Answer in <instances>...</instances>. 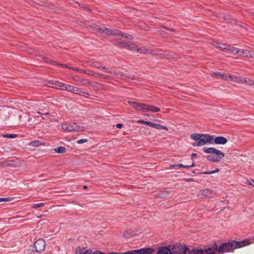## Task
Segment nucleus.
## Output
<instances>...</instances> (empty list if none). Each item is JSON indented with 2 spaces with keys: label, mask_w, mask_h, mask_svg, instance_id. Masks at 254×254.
Segmentation results:
<instances>
[{
  "label": "nucleus",
  "mask_w": 254,
  "mask_h": 254,
  "mask_svg": "<svg viewBox=\"0 0 254 254\" xmlns=\"http://www.w3.org/2000/svg\"><path fill=\"white\" fill-rule=\"evenodd\" d=\"M176 166H178L179 167L184 168V165H183L182 164H179L178 165H172V166H171V167H176Z\"/></svg>",
  "instance_id": "obj_51"
},
{
  "label": "nucleus",
  "mask_w": 254,
  "mask_h": 254,
  "mask_svg": "<svg viewBox=\"0 0 254 254\" xmlns=\"http://www.w3.org/2000/svg\"><path fill=\"white\" fill-rule=\"evenodd\" d=\"M54 83H55V86H53V87H54V88H60L62 89V87H63V86H64V83H63L59 81H54Z\"/></svg>",
  "instance_id": "obj_31"
},
{
  "label": "nucleus",
  "mask_w": 254,
  "mask_h": 254,
  "mask_svg": "<svg viewBox=\"0 0 254 254\" xmlns=\"http://www.w3.org/2000/svg\"><path fill=\"white\" fill-rule=\"evenodd\" d=\"M136 52H139L140 53H144L145 54L148 52V50L146 49L145 48H136L135 49Z\"/></svg>",
  "instance_id": "obj_35"
},
{
  "label": "nucleus",
  "mask_w": 254,
  "mask_h": 254,
  "mask_svg": "<svg viewBox=\"0 0 254 254\" xmlns=\"http://www.w3.org/2000/svg\"><path fill=\"white\" fill-rule=\"evenodd\" d=\"M45 61L47 63L50 64H51L53 65H60V66H63V67H67V68H70V69H72L73 70L77 71L80 72L81 73H86V71L85 70L83 69L79 68H77V67H69L67 66L66 65H64V64H59L57 62L52 61V60H51L50 59H47L45 60Z\"/></svg>",
  "instance_id": "obj_9"
},
{
  "label": "nucleus",
  "mask_w": 254,
  "mask_h": 254,
  "mask_svg": "<svg viewBox=\"0 0 254 254\" xmlns=\"http://www.w3.org/2000/svg\"><path fill=\"white\" fill-rule=\"evenodd\" d=\"M154 252L155 251L153 249L147 248L129 251L123 253L109 252L107 254H153Z\"/></svg>",
  "instance_id": "obj_5"
},
{
  "label": "nucleus",
  "mask_w": 254,
  "mask_h": 254,
  "mask_svg": "<svg viewBox=\"0 0 254 254\" xmlns=\"http://www.w3.org/2000/svg\"><path fill=\"white\" fill-rule=\"evenodd\" d=\"M98 69L104 71L106 73L111 74V75H114L116 76L120 75V76L122 77V75L121 74V73L119 71L114 70V68L107 67L106 66H102L100 65Z\"/></svg>",
  "instance_id": "obj_10"
},
{
  "label": "nucleus",
  "mask_w": 254,
  "mask_h": 254,
  "mask_svg": "<svg viewBox=\"0 0 254 254\" xmlns=\"http://www.w3.org/2000/svg\"><path fill=\"white\" fill-rule=\"evenodd\" d=\"M15 163L16 162L14 160H9V161L5 162L4 163V164L6 166L15 167H16Z\"/></svg>",
  "instance_id": "obj_30"
},
{
  "label": "nucleus",
  "mask_w": 254,
  "mask_h": 254,
  "mask_svg": "<svg viewBox=\"0 0 254 254\" xmlns=\"http://www.w3.org/2000/svg\"><path fill=\"white\" fill-rule=\"evenodd\" d=\"M3 198H0V202H3Z\"/></svg>",
  "instance_id": "obj_59"
},
{
  "label": "nucleus",
  "mask_w": 254,
  "mask_h": 254,
  "mask_svg": "<svg viewBox=\"0 0 254 254\" xmlns=\"http://www.w3.org/2000/svg\"><path fill=\"white\" fill-rule=\"evenodd\" d=\"M72 87V86L64 84V86H63V87H62V89L71 92Z\"/></svg>",
  "instance_id": "obj_38"
},
{
  "label": "nucleus",
  "mask_w": 254,
  "mask_h": 254,
  "mask_svg": "<svg viewBox=\"0 0 254 254\" xmlns=\"http://www.w3.org/2000/svg\"><path fill=\"white\" fill-rule=\"evenodd\" d=\"M117 45L120 46L122 48H125L130 51H134L136 49V45H135L134 44H127L126 43L118 42L117 44Z\"/></svg>",
  "instance_id": "obj_16"
},
{
  "label": "nucleus",
  "mask_w": 254,
  "mask_h": 254,
  "mask_svg": "<svg viewBox=\"0 0 254 254\" xmlns=\"http://www.w3.org/2000/svg\"><path fill=\"white\" fill-rule=\"evenodd\" d=\"M86 73L88 74V75H93V74L91 73V71H89V72H88L86 71Z\"/></svg>",
  "instance_id": "obj_58"
},
{
  "label": "nucleus",
  "mask_w": 254,
  "mask_h": 254,
  "mask_svg": "<svg viewBox=\"0 0 254 254\" xmlns=\"http://www.w3.org/2000/svg\"><path fill=\"white\" fill-rule=\"evenodd\" d=\"M128 103L131 105L134 109L138 111H141L142 112H152L157 113L160 111V109L159 108L151 105L131 101H129Z\"/></svg>",
  "instance_id": "obj_3"
},
{
  "label": "nucleus",
  "mask_w": 254,
  "mask_h": 254,
  "mask_svg": "<svg viewBox=\"0 0 254 254\" xmlns=\"http://www.w3.org/2000/svg\"><path fill=\"white\" fill-rule=\"evenodd\" d=\"M227 141V140L226 139V138H225V137H223V145L225 144Z\"/></svg>",
  "instance_id": "obj_55"
},
{
  "label": "nucleus",
  "mask_w": 254,
  "mask_h": 254,
  "mask_svg": "<svg viewBox=\"0 0 254 254\" xmlns=\"http://www.w3.org/2000/svg\"><path fill=\"white\" fill-rule=\"evenodd\" d=\"M123 124H117L116 125V127L118 128H121L123 127Z\"/></svg>",
  "instance_id": "obj_53"
},
{
  "label": "nucleus",
  "mask_w": 254,
  "mask_h": 254,
  "mask_svg": "<svg viewBox=\"0 0 254 254\" xmlns=\"http://www.w3.org/2000/svg\"><path fill=\"white\" fill-rule=\"evenodd\" d=\"M137 122L139 123H140V124H144V125H147L148 126V123H149V122L144 121L142 120H138L137 121Z\"/></svg>",
  "instance_id": "obj_47"
},
{
  "label": "nucleus",
  "mask_w": 254,
  "mask_h": 254,
  "mask_svg": "<svg viewBox=\"0 0 254 254\" xmlns=\"http://www.w3.org/2000/svg\"><path fill=\"white\" fill-rule=\"evenodd\" d=\"M90 27L94 31L100 32L101 33H105L106 35H111V29L110 28H105L103 29L95 24H93Z\"/></svg>",
  "instance_id": "obj_12"
},
{
  "label": "nucleus",
  "mask_w": 254,
  "mask_h": 254,
  "mask_svg": "<svg viewBox=\"0 0 254 254\" xmlns=\"http://www.w3.org/2000/svg\"><path fill=\"white\" fill-rule=\"evenodd\" d=\"M214 143L216 144H222V136L214 137Z\"/></svg>",
  "instance_id": "obj_27"
},
{
  "label": "nucleus",
  "mask_w": 254,
  "mask_h": 254,
  "mask_svg": "<svg viewBox=\"0 0 254 254\" xmlns=\"http://www.w3.org/2000/svg\"><path fill=\"white\" fill-rule=\"evenodd\" d=\"M156 254H172L171 252V246L168 245L158 247Z\"/></svg>",
  "instance_id": "obj_11"
},
{
  "label": "nucleus",
  "mask_w": 254,
  "mask_h": 254,
  "mask_svg": "<svg viewBox=\"0 0 254 254\" xmlns=\"http://www.w3.org/2000/svg\"><path fill=\"white\" fill-rule=\"evenodd\" d=\"M204 251L205 254H214L216 251L222 253V243L220 245L218 248L216 243H213L212 245L205 247Z\"/></svg>",
  "instance_id": "obj_7"
},
{
  "label": "nucleus",
  "mask_w": 254,
  "mask_h": 254,
  "mask_svg": "<svg viewBox=\"0 0 254 254\" xmlns=\"http://www.w3.org/2000/svg\"><path fill=\"white\" fill-rule=\"evenodd\" d=\"M167 30H169V31H175V30H174V29H173V28H168L167 29Z\"/></svg>",
  "instance_id": "obj_57"
},
{
  "label": "nucleus",
  "mask_w": 254,
  "mask_h": 254,
  "mask_svg": "<svg viewBox=\"0 0 254 254\" xmlns=\"http://www.w3.org/2000/svg\"><path fill=\"white\" fill-rule=\"evenodd\" d=\"M17 136V135L16 134H6L4 135V137L6 138H14Z\"/></svg>",
  "instance_id": "obj_40"
},
{
  "label": "nucleus",
  "mask_w": 254,
  "mask_h": 254,
  "mask_svg": "<svg viewBox=\"0 0 254 254\" xmlns=\"http://www.w3.org/2000/svg\"><path fill=\"white\" fill-rule=\"evenodd\" d=\"M81 88H79L78 87L73 86L72 88L71 92L72 93H74L77 94L79 95L80 91H81Z\"/></svg>",
  "instance_id": "obj_33"
},
{
  "label": "nucleus",
  "mask_w": 254,
  "mask_h": 254,
  "mask_svg": "<svg viewBox=\"0 0 254 254\" xmlns=\"http://www.w3.org/2000/svg\"><path fill=\"white\" fill-rule=\"evenodd\" d=\"M133 236V232L130 230L126 231L123 234V236L126 238H129Z\"/></svg>",
  "instance_id": "obj_32"
},
{
  "label": "nucleus",
  "mask_w": 254,
  "mask_h": 254,
  "mask_svg": "<svg viewBox=\"0 0 254 254\" xmlns=\"http://www.w3.org/2000/svg\"><path fill=\"white\" fill-rule=\"evenodd\" d=\"M29 144L32 146L38 147L40 145L43 144V143L38 140H35L31 141Z\"/></svg>",
  "instance_id": "obj_28"
},
{
  "label": "nucleus",
  "mask_w": 254,
  "mask_h": 254,
  "mask_svg": "<svg viewBox=\"0 0 254 254\" xmlns=\"http://www.w3.org/2000/svg\"><path fill=\"white\" fill-rule=\"evenodd\" d=\"M188 254H205L203 249H195L188 251Z\"/></svg>",
  "instance_id": "obj_24"
},
{
  "label": "nucleus",
  "mask_w": 254,
  "mask_h": 254,
  "mask_svg": "<svg viewBox=\"0 0 254 254\" xmlns=\"http://www.w3.org/2000/svg\"><path fill=\"white\" fill-rule=\"evenodd\" d=\"M223 157H224V156H225L224 153H223Z\"/></svg>",
  "instance_id": "obj_64"
},
{
  "label": "nucleus",
  "mask_w": 254,
  "mask_h": 254,
  "mask_svg": "<svg viewBox=\"0 0 254 254\" xmlns=\"http://www.w3.org/2000/svg\"><path fill=\"white\" fill-rule=\"evenodd\" d=\"M124 36H125V37L126 39H127L128 40H132L133 39V36H132L131 35H130L129 34H126Z\"/></svg>",
  "instance_id": "obj_46"
},
{
  "label": "nucleus",
  "mask_w": 254,
  "mask_h": 254,
  "mask_svg": "<svg viewBox=\"0 0 254 254\" xmlns=\"http://www.w3.org/2000/svg\"><path fill=\"white\" fill-rule=\"evenodd\" d=\"M54 151L59 154H62L65 152L66 149L64 147L60 146L59 147L55 148Z\"/></svg>",
  "instance_id": "obj_26"
},
{
  "label": "nucleus",
  "mask_w": 254,
  "mask_h": 254,
  "mask_svg": "<svg viewBox=\"0 0 254 254\" xmlns=\"http://www.w3.org/2000/svg\"><path fill=\"white\" fill-rule=\"evenodd\" d=\"M220 155H217L215 154H211L206 156L207 160L211 161L212 162H217L219 161L221 157L219 156Z\"/></svg>",
  "instance_id": "obj_22"
},
{
  "label": "nucleus",
  "mask_w": 254,
  "mask_h": 254,
  "mask_svg": "<svg viewBox=\"0 0 254 254\" xmlns=\"http://www.w3.org/2000/svg\"><path fill=\"white\" fill-rule=\"evenodd\" d=\"M148 126L149 127H152L154 128L158 129H164L166 130H168V128L166 126H163L160 124H158L156 123H154L153 122H149L148 123Z\"/></svg>",
  "instance_id": "obj_19"
},
{
  "label": "nucleus",
  "mask_w": 254,
  "mask_h": 254,
  "mask_svg": "<svg viewBox=\"0 0 254 254\" xmlns=\"http://www.w3.org/2000/svg\"><path fill=\"white\" fill-rule=\"evenodd\" d=\"M224 80L228 81H231L236 82H238L239 81V79L236 76H233L231 75H225L224 74H223V80Z\"/></svg>",
  "instance_id": "obj_23"
},
{
  "label": "nucleus",
  "mask_w": 254,
  "mask_h": 254,
  "mask_svg": "<svg viewBox=\"0 0 254 254\" xmlns=\"http://www.w3.org/2000/svg\"><path fill=\"white\" fill-rule=\"evenodd\" d=\"M45 205L44 203H39L33 204L32 206V208H37L38 207H43Z\"/></svg>",
  "instance_id": "obj_41"
},
{
  "label": "nucleus",
  "mask_w": 254,
  "mask_h": 254,
  "mask_svg": "<svg viewBox=\"0 0 254 254\" xmlns=\"http://www.w3.org/2000/svg\"><path fill=\"white\" fill-rule=\"evenodd\" d=\"M234 203L231 199H225L223 200V209H232L234 207Z\"/></svg>",
  "instance_id": "obj_18"
},
{
  "label": "nucleus",
  "mask_w": 254,
  "mask_h": 254,
  "mask_svg": "<svg viewBox=\"0 0 254 254\" xmlns=\"http://www.w3.org/2000/svg\"><path fill=\"white\" fill-rule=\"evenodd\" d=\"M46 243L43 239H39L34 244L33 252L42 253L45 250Z\"/></svg>",
  "instance_id": "obj_8"
},
{
  "label": "nucleus",
  "mask_w": 254,
  "mask_h": 254,
  "mask_svg": "<svg viewBox=\"0 0 254 254\" xmlns=\"http://www.w3.org/2000/svg\"><path fill=\"white\" fill-rule=\"evenodd\" d=\"M79 95L87 98H89L90 96V94L89 93L85 92L82 89H81Z\"/></svg>",
  "instance_id": "obj_39"
},
{
  "label": "nucleus",
  "mask_w": 254,
  "mask_h": 254,
  "mask_svg": "<svg viewBox=\"0 0 254 254\" xmlns=\"http://www.w3.org/2000/svg\"><path fill=\"white\" fill-rule=\"evenodd\" d=\"M87 141V139H81L77 141V143L78 144H82Z\"/></svg>",
  "instance_id": "obj_45"
},
{
  "label": "nucleus",
  "mask_w": 254,
  "mask_h": 254,
  "mask_svg": "<svg viewBox=\"0 0 254 254\" xmlns=\"http://www.w3.org/2000/svg\"><path fill=\"white\" fill-rule=\"evenodd\" d=\"M110 33L111 35H115L121 37H123L124 36V34H123L121 31L116 29L111 30V32Z\"/></svg>",
  "instance_id": "obj_25"
},
{
  "label": "nucleus",
  "mask_w": 254,
  "mask_h": 254,
  "mask_svg": "<svg viewBox=\"0 0 254 254\" xmlns=\"http://www.w3.org/2000/svg\"><path fill=\"white\" fill-rule=\"evenodd\" d=\"M54 81H56V80H52V81H51L50 82H49V83L51 84L52 87L55 86V83H54Z\"/></svg>",
  "instance_id": "obj_54"
},
{
  "label": "nucleus",
  "mask_w": 254,
  "mask_h": 254,
  "mask_svg": "<svg viewBox=\"0 0 254 254\" xmlns=\"http://www.w3.org/2000/svg\"><path fill=\"white\" fill-rule=\"evenodd\" d=\"M240 55L247 58H254V53L247 50H243L240 52Z\"/></svg>",
  "instance_id": "obj_20"
},
{
  "label": "nucleus",
  "mask_w": 254,
  "mask_h": 254,
  "mask_svg": "<svg viewBox=\"0 0 254 254\" xmlns=\"http://www.w3.org/2000/svg\"><path fill=\"white\" fill-rule=\"evenodd\" d=\"M83 188H84V189H86V188H87V186H84L83 187Z\"/></svg>",
  "instance_id": "obj_62"
},
{
  "label": "nucleus",
  "mask_w": 254,
  "mask_h": 254,
  "mask_svg": "<svg viewBox=\"0 0 254 254\" xmlns=\"http://www.w3.org/2000/svg\"><path fill=\"white\" fill-rule=\"evenodd\" d=\"M197 156V154H196V153H192V154H191V159L192 160V159H193V158L194 157H195V156Z\"/></svg>",
  "instance_id": "obj_56"
},
{
  "label": "nucleus",
  "mask_w": 254,
  "mask_h": 254,
  "mask_svg": "<svg viewBox=\"0 0 254 254\" xmlns=\"http://www.w3.org/2000/svg\"><path fill=\"white\" fill-rule=\"evenodd\" d=\"M194 166V163L193 162H192V164H190V165H184V168H191V167H193Z\"/></svg>",
  "instance_id": "obj_48"
},
{
  "label": "nucleus",
  "mask_w": 254,
  "mask_h": 254,
  "mask_svg": "<svg viewBox=\"0 0 254 254\" xmlns=\"http://www.w3.org/2000/svg\"><path fill=\"white\" fill-rule=\"evenodd\" d=\"M239 51L240 50L238 48L223 44V53H231L235 55L238 53Z\"/></svg>",
  "instance_id": "obj_13"
},
{
  "label": "nucleus",
  "mask_w": 254,
  "mask_h": 254,
  "mask_svg": "<svg viewBox=\"0 0 254 254\" xmlns=\"http://www.w3.org/2000/svg\"><path fill=\"white\" fill-rule=\"evenodd\" d=\"M241 81L249 85H254V81L250 79H244L243 81Z\"/></svg>",
  "instance_id": "obj_34"
},
{
  "label": "nucleus",
  "mask_w": 254,
  "mask_h": 254,
  "mask_svg": "<svg viewBox=\"0 0 254 254\" xmlns=\"http://www.w3.org/2000/svg\"><path fill=\"white\" fill-rule=\"evenodd\" d=\"M82 7H84V5L83 4L82 6H81Z\"/></svg>",
  "instance_id": "obj_63"
},
{
  "label": "nucleus",
  "mask_w": 254,
  "mask_h": 254,
  "mask_svg": "<svg viewBox=\"0 0 254 254\" xmlns=\"http://www.w3.org/2000/svg\"><path fill=\"white\" fill-rule=\"evenodd\" d=\"M93 76H96V77H101V78H103L104 79H109L110 78L108 76H107V75H104L102 74H99V73H94L93 74Z\"/></svg>",
  "instance_id": "obj_37"
},
{
  "label": "nucleus",
  "mask_w": 254,
  "mask_h": 254,
  "mask_svg": "<svg viewBox=\"0 0 254 254\" xmlns=\"http://www.w3.org/2000/svg\"><path fill=\"white\" fill-rule=\"evenodd\" d=\"M3 198L4 199L3 201H5V202L9 201L11 200V198L10 197H4Z\"/></svg>",
  "instance_id": "obj_52"
},
{
  "label": "nucleus",
  "mask_w": 254,
  "mask_h": 254,
  "mask_svg": "<svg viewBox=\"0 0 254 254\" xmlns=\"http://www.w3.org/2000/svg\"><path fill=\"white\" fill-rule=\"evenodd\" d=\"M249 244V241L248 240L242 241L232 240L227 243H223V253L233 252L235 249L242 248Z\"/></svg>",
  "instance_id": "obj_2"
},
{
  "label": "nucleus",
  "mask_w": 254,
  "mask_h": 254,
  "mask_svg": "<svg viewBox=\"0 0 254 254\" xmlns=\"http://www.w3.org/2000/svg\"><path fill=\"white\" fill-rule=\"evenodd\" d=\"M170 193V191L167 190H162L156 192L155 196L159 198H165Z\"/></svg>",
  "instance_id": "obj_17"
},
{
  "label": "nucleus",
  "mask_w": 254,
  "mask_h": 254,
  "mask_svg": "<svg viewBox=\"0 0 254 254\" xmlns=\"http://www.w3.org/2000/svg\"><path fill=\"white\" fill-rule=\"evenodd\" d=\"M246 183L248 185H251V186L254 187V181L253 180H251L250 181H247Z\"/></svg>",
  "instance_id": "obj_49"
},
{
  "label": "nucleus",
  "mask_w": 254,
  "mask_h": 254,
  "mask_svg": "<svg viewBox=\"0 0 254 254\" xmlns=\"http://www.w3.org/2000/svg\"><path fill=\"white\" fill-rule=\"evenodd\" d=\"M202 195L205 197H213L216 195V192L209 189H203L201 190Z\"/></svg>",
  "instance_id": "obj_15"
},
{
  "label": "nucleus",
  "mask_w": 254,
  "mask_h": 254,
  "mask_svg": "<svg viewBox=\"0 0 254 254\" xmlns=\"http://www.w3.org/2000/svg\"><path fill=\"white\" fill-rule=\"evenodd\" d=\"M89 65L91 66V67H94V68H99L100 66L101 65V64L100 63H98V62H90L89 63Z\"/></svg>",
  "instance_id": "obj_29"
},
{
  "label": "nucleus",
  "mask_w": 254,
  "mask_h": 254,
  "mask_svg": "<svg viewBox=\"0 0 254 254\" xmlns=\"http://www.w3.org/2000/svg\"><path fill=\"white\" fill-rule=\"evenodd\" d=\"M212 45L213 46H214L216 48H220V49L222 48V47H221V43L214 42L212 44Z\"/></svg>",
  "instance_id": "obj_44"
},
{
  "label": "nucleus",
  "mask_w": 254,
  "mask_h": 254,
  "mask_svg": "<svg viewBox=\"0 0 254 254\" xmlns=\"http://www.w3.org/2000/svg\"><path fill=\"white\" fill-rule=\"evenodd\" d=\"M163 57L166 59H177L174 55L171 54H163Z\"/></svg>",
  "instance_id": "obj_36"
},
{
  "label": "nucleus",
  "mask_w": 254,
  "mask_h": 254,
  "mask_svg": "<svg viewBox=\"0 0 254 254\" xmlns=\"http://www.w3.org/2000/svg\"><path fill=\"white\" fill-rule=\"evenodd\" d=\"M189 251L188 246L177 243L171 246V252L172 254H186Z\"/></svg>",
  "instance_id": "obj_6"
},
{
  "label": "nucleus",
  "mask_w": 254,
  "mask_h": 254,
  "mask_svg": "<svg viewBox=\"0 0 254 254\" xmlns=\"http://www.w3.org/2000/svg\"><path fill=\"white\" fill-rule=\"evenodd\" d=\"M163 28L164 29H167H167L168 28H167V27H166V26H163Z\"/></svg>",
  "instance_id": "obj_60"
},
{
  "label": "nucleus",
  "mask_w": 254,
  "mask_h": 254,
  "mask_svg": "<svg viewBox=\"0 0 254 254\" xmlns=\"http://www.w3.org/2000/svg\"><path fill=\"white\" fill-rule=\"evenodd\" d=\"M75 254H90V249L86 250L85 248H77L75 251Z\"/></svg>",
  "instance_id": "obj_21"
},
{
  "label": "nucleus",
  "mask_w": 254,
  "mask_h": 254,
  "mask_svg": "<svg viewBox=\"0 0 254 254\" xmlns=\"http://www.w3.org/2000/svg\"><path fill=\"white\" fill-rule=\"evenodd\" d=\"M212 76H213V77L216 76L217 77L222 78V74H221L220 72H214L212 74Z\"/></svg>",
  "instance_id": "obj_42"
},
{
  "label": "nucleus",
  "mask_w": 254,
  "mask_h": 254,
  "mask_svg": "<svg viewBox=\"0 0 254 254\" xmlns=\"http://www.w3.org/2000/svg\"><path fill=\"white\" fill-rule=\"evenodd\" d=\"M44 115H49V113H47H47H44Z\"/></svg>",
  "instance_id": "obj_61"
},
{
  "label": "nucleus",
  "mask_w": 254,
  "mask_h": 254,
  "mask_svg": "<svg viewBox=\"0 0 254 254\" xmlns=\"http://www.w3.org/2000/svg\"><path fill=\"white\" fill-rule=\"evenodd\" d=\"M203 151L207 154H215L222 155V152L213 147H204Z\"/></svg>",
  "instance_id": "obj_14"
},
{
  "label": "nucleus",
  "mask_w": 254,
  "mask_h": 254,
  "mask_svg": "<svg viewBox=\"0 0 254 254\" xmlns=\"http://www.w3.org/2000/svg\"><path fill=\"white\" fill-rule=\"evenodd\" d=\"M62 127L64 130L69 132H79L84 130V127L77 123H64Z\"/></svg>",
  "instance_id": "obj_4"
},
{
  "label": "nucleus",
  "mask_w": 254,
  "mask_h": 254,
  "mask_svg": "<svg viewBox=\"0 0 254 254\" xmlns=\"http://www.w3.org/2000/svg\"><path fill=\"white\" fill-rule=\"evenodd\" d=\"M219 171L218 169H216L215 170H213V171H211L210 172H205L204 173V174H213L216 172H218Z\"/></svg>",
  "instance_id": "obj_50"
},
{
  "label": "nucleus",
  "mask_w": 254,
  "mask_h": 254,
  "mask_svg": "<svg viewBox=\"0 0 254 254\" xmlns=\"http://www.w3.org/2000/svg\"><path fill=\"white\" fill-rule=\"evenodd\" d=\"M214 135L207 134L192 133L190 138L196 141L192 143L193 147L202 146L206 144H213Z\"/></svg>",
  "instance_id": "obj_1"
},
{
  "label": "nucleus",
  "mask_w": 254,
  "mask_h": 254,
  "mask_svg": "<svg viewBox=\"0 0 254 254\" xmlns=\"http://www.w3.org/2000/svg\"><path fill=\"white\" fill-rule=\"evenodd\" d=\"M90 254H106L105 253L102 252L98 250L92 252V250L90 249Z\"/></svg>",
  "instance_id": "obj_43"
}]
</instances>
